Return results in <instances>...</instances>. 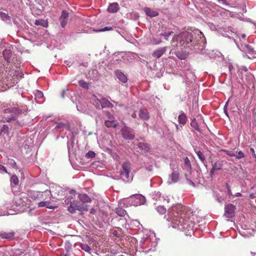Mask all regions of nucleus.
I'll return each instance as SVG.
<instances>
[{
  "instance_id": "obj_1",
  "label": "nucleus",
  "mask_w": 256,
  "mask_h": 256,
  "mask_svg": "<svg viewBox=\"0 0 256 256\" xmlns=\"http://www.w3.org/2000/svg\"><path fill=\"white\" fill-rule=\"evenodd\" d=\"M192 212L190 208L187 206L178 204L172 206L168 210L166 217L168 222H171L174 224L173 227L182 225L190 218Z\"/></svg>"
},
{
  "instance_id": "obj_2",
  "label": "nucleus",
  "mask_w": 256,
  "mask_h": 256,
  "mask_svg": "<svg viewBox=\"0 0 256 256\" xmlns=\"http://www.w3.org/2000/svg\"><path fill=\"white\" fill-rule=\"evenodd\" d=\"M193 34L188 32H182L178 34H175L171 41V46L172 50L175 51V54L180 59H184L180 50H182L185 48L188 47V44L192 42Z\"/></svg>"
},
{
  "instance_id": "obj_3",
  "label": "nucleus",
  "mask_w": 256,
  "mask_h": 256,
  "mask_svg": "<svg viewBox=\"0 0 256 256\" xmlns=\"http://www.w3.org/2000/svg\"><path fill=\"white\" fill-rule=\"evenodd\" d=\"M22 113V110L18 107H10L4 110L2 121L3 122H9L12 129H16L22 126L24 122L18 120V116Z\"/></svg>"
},
{
  "instance_id": "obj_4",
  "label": "nucleus",
  "mask_w": 256,
  "mask_h": 256,
  "mask_svg": "<svg viewBox=\"0 0 256 256\" xmlns=\"http://www.w3.org/2000/svg\"><path fill=\"white\" fill-rule=\"evenodd\" d=\"M134 206H138L144 204L146 202V198L140 194H133L130 198L129 202Z\"/></svg>"
},
{
  "instance_id": "obj_5",
  "label": "nucleus",
  "mask_w": 256,
  "mask_h": 256,
  "mask_svg": "<svg viewBox=\"0 0 256 256\" xmlns=\"http://www.w3.org/2000/svg\"><path fill=\"white\" fill-rule=\"evenodd\" d=\"M122 138L126 140H132L135 137L134 130L130 128L124 126L121 130Z\"/></svg>"
},
{
  "instance_id": "obj_6",
  "label": "nucleus",
  "mask_w": 256,
  "mask_h": 256,
  "mask_svg": "<svg viewBox=\"0 0 256 256\" xmlns=\"http://www.w3.org/2000/svg\"><path fill=\"white\" fill-rule=\"evenodd\" d=\"M44 192L48 194V195L50 194L52 197L56 200L62 199V196H63V191L60 186L56 187L54 189L52 188L50 191L46 190Z\"/></svg>"
},
{
  "instance_id": "obj_7",
  "label": "nucleus",
  "mask_w": 256,
  "mask_h": 256,
  "mask_svg": "<svg viewBox=\"0 0 256 256\" xmlns=\"http://www.w3.org/2000/svg\"><path fill=\"white\" fill-rule=\"evenodd\" d=\"M97 100L100 104V107L99 106V104H96L97 108L100 109L106 108H112L114 106L113 104L106 98H102L100 100Z\"/></svg>"
},
{
  "instance_id": "obj_8",
  "label": "nucleus",
  "mask_w": 256,
  "mask_h": 256,
  "mask_svg": "<svg viewBox=\"0 0 256 256\" xmlns=\"http://www.w3.org/2000/svg\"><path fill=\"white\" fill-rule=\"evenodd\" d=\"M22 76L23 74H22V72L20 71L19 70H16L14 74L12 77V82H8L6 83V85L8 86H13L14 84L18 83V78H21L22 77Z\"/></svg>"
},
{
  "instance_id": "obj_9",
  "label": "nucleus",
  "mask_w": 256,
  "mask_h": 256,
  "mask_svg": "<svg viewBox=\"0 0 256 256\" xmlns=\"http://www.w3.org/2000/svg\"><path fill=\"white\" fill-rule=\"evenodd\" d=\"M68 12L65 10H62L61 16L59 18V20L60 22V25L62 28H64L67 24L68 18Z\"/></svg>"
},
{
  "instance_id": "obj_10",
  "label": "nucleus",
  "mask_w": 256,
  "mask_h": 256,
  "mask_svg": "<svg viewBox=\"0 0 256 256\" xmlns=\"http://www.w3.org/2000/svg\"><path fill=\"white\" fill-rule=\"evenodd\" d=\"M123 171L121 172V174L124 176L126 178H128L129 174L130 172V164L128 162H125L122 165Z\"/></svg>"
},
{
  "instance_id": "obj_11",
  "label": "nucleus",
  "mask_w": 256,
  "mask_h": 256,
  "mask_svg": "<svg viewBox=\"0 0 256 256\" xmlns=\"http://www.w3.org/2000/svg\"><path fill=\"white\" fill-rule=\"evenodd\" d=\"M236 207L232 204H228L225 207L224 214L227 218H232L234 214Z\"/></svg>"
},
{
  "instance_id": "obj_12",
  "label": "nucleus",
  "mask_w": 256,
  "mask_h": 256,
  "mask_svg": "<svg viewBox=\"0 0 256 256\" xmlns=\"http://www.w3.org/2000/svg\"><path fill=\"white\" fill-rule=\"evenodd\" d=\"M114 74L118 80L122 83H126L128 81V78L121 70H117L114 72Z\"/></svg>"
},
{
  "instance_id": "obj_13",
  "label": "nucleus",
  "mask_w": 256,
  "mask_h": 256,
  "mask_svg": "<svg viewBox=\"0 0 256 256\" xmlns=\"http://www.w3.org/2000/svg\"><path fill=\"white\" fill-rule=\"evenodd\" d=\"M138 115L140 118L143 120H148L150 118V114L146 108H140Z\"/></svg>"
},
{
  "instance_id": "obj_14",
  "label": "nucleus",
  "mask_w": 256,
  "mask_h": 256,
  "mask_svg": "<svg viewBox=\"0 0 256 256\" xmlns=\"http://www.w3.org/2000/svg\"><path fill=\"white\" fill-rule=\"evenodd\" d=\"M76 205L75 207L76 208V210L80 212H87L88 210V205L85 204V203L80 202H75Z\"/></svg>"
},
{
  "instance_id": "obj_15",
  "label": "nucleus",
  "mask_w": 256,
  "mask_h": 256,
  "mask_svg": "<svg viewBox=\"0 0 256 256\" xmlns=\"http://www.w3.org/2000/svg\"><path fill=\"white\" fill-rule=\"evenodd\" d=\"M166 51V47L159 48L154 52L152 56L154 58H160Z\"/></svg>"
},
{
  "instance_id": "obj_16",
  "label": "nucleus",
  "mask_w": 256,
  "mask_h": 256,
  "mask_svg": "<svg viewBox=\"0 0 256 256\" xmlns=\"http://www.w3.org/2000/svg\"><path fill=\"white\" fill-rule=\"evenodd\" d=\"M138 147L145 152H148L150 150V146L148 143L140 142L138 144Z\"/></svg>"
},
{
  "instance_id": "obj_17",
  "label": "nucleus",
  "mask_w": 256,
  "mask_h": 256,
  "mask_svg": "<svg viewBox=\"0 0 256 256\" xmlns=\"http://www.w3.org/2000/svg\"><path fill=\"white\" fill-rule=\"evenodd\" d=\"M222 161H218L212 164V168L210 170V174L212 175L216 170H219L222 168Z\"/></svg>"
},
{
  "instance_id": "obj_18",
  "label": "nucleus",
  "mask_w": 256,
  "mask_h": 256,
  "mask_svg": "<svg viewBox=\"0 0 256 256\" xmlns=\"http://www.w3.org/2000/svg\"><path fill=\"white\" fill-rule=\"evenodd\" d=\"M119 5L117 2H114L110 4L108 8V11L111 13H116L119 10Z\"/></svg>"
},
{
  "instance_id": "obj_19",
  "label": "nucleus",
  "mask_w": 256,
  "mask_h": 256,
  "mask_svg": "<svg viewBox=\"0 0 256 256\" xmlns=\"http://www.w3.org/2000/svg\"><path fill=\"white\" fill-rule=\"evenodd\" d=\"M110 120H106L104 122L105 126L108 128H116L118 124L116 122V121L113 120V116H110L109 118Z\"/></svg>"
},
{
  "instance_id": "obj_20",
  "label": "nucleus",
  "mask_w": 256,
  "mask_h": 256,
  "mask_svg": "<svg viewBox=\"0 0 256 256\" xmlns=\"http://www.w3.org/2000/svg\"><path fill=\"white\" fill-rule=\"evenodd\" d=\"M14 232H4L0 234V236L2 238L5 239H12L14 236Z\"/></svg>"
},
{
  "instance_id": "obj_21",
  "label": "nucleus",
  "mask_w": 256,
  "mask_h": 256,
  "mask_svg": "<svg viewBox=\"0 0 256 256\" xmlns=\"http://www.w3.org/2000/svg\"><path fill=\"white\" fill-rule=\"evenodd\" d=\"M78 197L80 200L83 203L89 202L91 201L90 198L86 194H80Z\"/></svg>"
},
{
  "instance_id": "obj_22",
  "label": "nucleus",
  "mask_w": 256,
  "mask_h": 256,
  "mask_svg": "<svg viewBox=\"0 0 256 256\" xmlns=\"http://www.w3.org/2000/svg\"><path fill=\"white\" fill-rule=\"evenodd\" d=\"M144 12L146 15L150 17H154L158 16V12L156 11L153 10L150 8H144Z\"/></svg>"
},
{
  "instance_id": "obj_23",
  "label": "nucleus",
  "mask_w": 256,
  "mask_h": 256,
  "mask_svg": "<svg viewBox=\"0 0 256 256\" xmlns=\"http://www.w3.org/2000/svg\"><path fill=\"white\" fill-rule=\"evenodd\" d=\"M179 179V173L176 171H174L170 175V180L171 182H176Z\"/></svg>"
},
{
  "instance_id": "obj_24",
  "label": "nucleus",
  "mask_w": 256,
  "mask_h": 256,
  "mask_svg": "<svg viewBox=\"0 0 256 256\" xmlns=\"http://www.w3.org/2000/svg\"><path fill=\"white\" fill-rule=\"evenodd\" d=\"M195 152H196L198 158L202 161V164H205L206 163V157H205L204 154H203V152L200 150H195Z\"/></svg>"
},
{
  "instance_id": "obj_25",
  "label": "nucleus",
  "mask_w": 256,
  "mask_h": 256,
  "mask_svg": "<svg viewBox=\"0 0 256 256\" xmlns=\"http://www.w3.org/2000/svg\"><path fill=\"white\" fill-rule=\"evenodd\" d=\"M14 202L17 206H25L24 202L22 199L21 196H16L14 198Z\"/></svg>"
},
{
  "instance_id": "obj_26",
  "label": "nucleus",
  "mask_w": 256,
  "mask_h": 256,
  "mask_svg": "<svg viewBox=\"0 0 256 256\" xmlns=\"http://www.w3.org/2000/svg\"><path fill=\"white\" fill-rule=\"evenodd\" d=\"M4 134L7 135L9 134V127L6 124H3L2 127L0 128V135Z\"/></svg>"
},
{
  "instance_id": "obj_27",
  "label": "nucleus",
  "mask_w": 256,
  "mask_h": 256,
  "mask_svg": "<svg viewBox=\"0 0 256 256\" xmlns=\"http://www.w3.org/2000/svg\"><path fill=\"white\" fill-rule=\"evenodd\" d=\"M187 120V117L185 114L182 113L178 116V122L180 124H186Z\"/></svg>"
},
{
  "instance_id": "obj_28",
  "label": "nucleus",
  "mask_w": 256,
  "mask_h": 256,
  "mask_svg": "<svg viewBox=\"0 0 256 256\" xmlns=\"http://www.w3.org/2000/svg\"><path fill=\"white\" fill-rule=\"evenodd\" d=\"M0 18L2 20L6 22L10 21V17L8 14L3 12H0Z\"/></svg>"
},
{
  "instance_id": "obj_29",
  "label": "nucleus",
  "mask_w": 256,
  "mask_h": 256,
  "mask_svg": "<svg viewBox=\"0 0 256 256\" xmlns=\"http://www.w3.org/2000/svg\"><path fill=\"white\" fill-rule=\"evenodd\" d=\"M116 212L120 216H124L126 213V211L121 208H116Z\"/></svg>"
},
{
  "instance_id": "obj_30",
  "label": "nucleus",
  "mask_w": 256,
  "mask_h": 256,
  "mask_svg": "<svg viewBox=\"0 0 256 256\" xmlns=\"http://www.w3.org/2000/svg\"><path fill=\"white\" fill-rule=\"evenodd\" d=\"M184 162L186 168L188 170H190L192 168L191 164L189 158L187 156L184 158Z\"/></svg>"
},
{
  "instance_id": "obj_31",
  "label": "nucleus",
  "mask_w": 256,
  "mask_h": 256,
  "mask_svg": "<svg viewBox=\"0 0 256 256\" xmlns=\"http://www.w3.org/2000/svg\"><path fill=\"white\" fill-rule=\"evenodd\" d=\"M10 182L14 186H16L18 184L19 179L16 174H14L10 178Z\"/></svg>"
},
{
  "instance_id": "obj_32",
  "label": "nucleus",
  "mask_w": 256,
  "mask_h": 256,
  "mask_svg": "<svg viewBox=\"0 0 256 256\" xmlns=\"http://www.w3.org/2000/svg\"><path fill=\"white\" fill-rule=\"evenodd\" d=\"M244 50L248 53L252 54L254 52V49L248 44H244L243 46Z\"/></svg>"
},
{
  "instance_id": "obj_33",
  "label": "nucleus",
  "mask_w": 256,
  "mask_h": 256,
  "mask_svg": "<svg viewBox=\"0 0 256 256\" xmlns=\"http://www.w3.org/2000/svg\"><path fill=\"white\" fill-rule=\"evenodd\" d=\"M190 126L197 131H200L199 126L195 118L192 120L190 122Z\"/></svg>"
},
{
  "instance_id": "obj_34",
  "label": "nucleus",
  "mask_w": 256,
  "mask_h": 256,
  "mask_svg": "<svg viewBox=\"0 0 256 256\" xmlns=\"http://www.w3.org/2000/svg\"><path fill=\"white\" fill-rule=\"evenodd\" d=\"M221 151L224 152L226 154L230 156H235L236 152L233 150H221Z\"/></svg>"
},
{
  "instance_id": "obj_35",
  "label": "nucleus",
  "mask_w": 256,
  "mask_h": 256,
  "mask_svg": "<svg viewBox=\"0 0 256 256\" xmlns=\"http://www.w3.org/2000/svg\"><path fill=\"white\" fill-rule=\"evenodd\" d=\"M78 84L79 85L82 86V88H84L86 89H88L89 88L88 84L84 80H80L78 81Z\"/></svg>"
},
{
  "instance_id": "obj_36",
  "label": "nucleus",
  "mask_w": 256,
  "mask_h": 256,
  "mask_svg": "<svg viewBox=\"0 0 256 256\" xmlns=\"http://www.w3.org/2000/svg\"><path fill=\"white\" fill-rule=\"evenodd\" d=\"M76 202L74 201V202L71 204L70 206L68 208V210L70 213H74L76 210V208L75 207Z\"/></svg>"
},
{
  "instance_id": "obj_37",
  "label": "nucleus",
  "mask_w": 256,
  "mask_h": 256,
  "mask_svg": "<svg viewBox=\"0 0 256 256\" xmlns=\"http://www.w3.org/2000/svg\"><path fill=\"white\" fill-rule=\"evenodd\" d=\"M174 32L172 31L168 32H164V33H161L160 34V36H162L166 40H168V37L171 36Z\"/></svg>"
},
{
  "instance_id": "obj_38",
  "label": "nucleus",
  "mask_w": 256,
  "mask_h": 256,
  "mask_svg": "<svg viewBox=\"0 0 256 256\" xmlns=\"http://www.w3.org/2000/svg\"><path fill=\"white\" fill-rule=\"evenodd\" d=\"M35 24L36 26H46V24H48L45 20H36L35 22Z\"/></svg>"
},
{
  "instance_id": "obj_39",
  "label": "nucleus",
  "mask_w": 256,
  "mask_h": 256,
  "mask_svg": "<svg viewBox=\"0 0 256 256\" xmlns=\"http://www.w3.org/2000/svg\"><path fill=\"white\" fill-rule=\"evenodd\" d=\"M156 210L160 214H164L166 212V209L162 206H158L156 208Z\"/></svg>"
},
{
  "instance_id": "obj_40",
  "label": "nucleus",
  "mask_w": 256,
  "mask_h": 256,
  "mask_svg": "<svg viewBox=\"0 0 256 256\" xmlns=\"http://www.w3.org/2000/svg\"><path fill=\"white\" fill-rule=\"evenodd\" d=\"M7 164L10 166H11L12 168H16V162L11 158H8V160Z\"/></svg>"
},
{
  "instance_id": "obj_41",
  "label": "nucleus",
  "mask_w": 256,
  "mask_h": 256,
  "mask_svg": "<svg viewBox=\"0 0 256 256\" xmlns=\"http://www.w3.org/2000/svg\"><path fill=\"white\" fill-rule=\"evenodd\" d=\"M113 30V28L111 26H106V27H104V28H102L101 29H98V30H94L96 32H105L106 30Z\"/></svg>"
},
{
  "instance_id": "obj_42",
  "label": "nucleus",
  "mask_w": 256,
  "mask_h": 256,
  "mask_svg": "<svg viewBox=\"0 0 256 256\" xmlns=\"http://www.w3.org/2000/svg\"><path fill=\"white\" fill-rule=\"evenodd\" d=\"M235 156H236V158L239 160V159L244 158L245 156L242 151L240 150L237 152V154H236Z\"/></svg>"
},
{
  "instance_id": "obj_43",
  "label": "nucleus",
  "mask_w": 256,
  "mask_h": 256,
  "mask_svg": "<svg viewBox=\"0 0 256 256\" xmlns=\"http://www.w3.org/2000/svg\"><path fill=\"white\" fill-rule=\"evenodd\" d=\"M95 153L92 151H89L86 154V158H93L95 156Z\"/></svg>"
},
{
  "instance_id": "obj_44",
  "label": "nucleus",
  "mask_w": 256,
  "mask_h": 256,
  "mask_svg": "<svg viewBox=\"0 0 256 256\" xmlns=\"http://www.w3.org/2000/svg\"><path fill=\"white\" fill-rule=\"evenodd\" d=\"M82 248L86 252H89L90 250V247L86 244H82L81 246Z\"/></svg>"
},
{
  "instance_id": "obj_45",
  "label": "nucleus",
  "mask_w": 256,
  "mask_h": 256,
  "mask_svg": "<svg viewBox=\"0 0 256 256\" xmlns=\"http://www.w3.org/2000/svg\"><path fill=\"white\" fill-rule=\"evenodd\" d=\"M66 126V124L63 122L58 123L55 128L60 129L64 128Z\"/></svg>"
},
{
  "instance_id": "obj_46",
  "label": "nucleus",
  "mask_w": 256,
  "mask_h": 256,
  "mask_svg": "<svg viewBox=\"0 0 256 256\" xmlns=\"http://www.w3.org/2000/svg\"><path fill=\"white\" fill-rule=\"evenodd\" d=\"M3 172L8 173L6 170V169L5 166L2 165L0 164V174H2Z\"/></svg>"
},
{
  "instance_id": "obj_47",
  "label": "nucleus",
  "mask_w": 256,
  "mask_h": 256,
  "mask_svg": "<svg viewBox=\"0 0 256 256\" xmlns=\"http://www.w3.org/2000/svg\"><path fill=\"white\" fill-rule=\"evenodd\" d=\"M50 204H51V202L50 201L47 200L46 201V207L47 208H50V209H54L55 208H56V206H52V205Z\"/></svg>"
},
{
  "instance_id": "obj_48",
  "label": "nucleus",
  "mask_w": 256,
  "mask_h": 256,
  "mask_svg": "<svg viewBox=\"0 0 256 256\" xmlns=\"http://www.w3.org/2000/svg\"><path fill=\"white\" fill-rule=\"evenodd\" d=\"M36 96L39 98H41L43 96V94L41 91L37 90L36 93Z\"/></svg>"
},
{
  "instance_id": "obj_49",
  "label": "nucleus",
  "mask_w": 256,
  "mask_h": 256,
  "mask_svg": "<svg viewBox=\"0 0 256 256\" xmlns=\"http://www.w3.org/2000/svg\"><path fill=\"white\" fill-rule=\"evenodd\" d=\"M46 201L40 202L38 203V206L40 207L46 206Z\"/></svg>"
},
{
  "instance_id": "obj_50",
  "label": "nucleus",
  "mask_w": 256,
  "mask_h": 256,
  "mask_svg": "<svg viewBox=\"0 0 256 256\" xmlns=\"http://www.w3.org/2000/svg\"><path fill=\"white\" fill-rule=\"evenodd\" d=\"M250 152L252 154V156L255 158H256V153H255V152H254V150L253 148H250Z\"/></svg>"
},
{
  "instance_id": "obj_51",
  "label": "nucleus",
  "mask_w": 256,
  "mask_h": 256,
  "mask_svg": "<svg viewBox=\"0 0 256 256\" xmlns=\"http://www.w3.org/2000/svg\"><path fill=\"white\" fill-rule=\"evenodd\" d=\"M226 187L228 191V195L229 196L232 195V193L231 192L230 186H229V185L228 184H226Z\"/></svg>"
},
{
  "instance_id": "obj_52",
  "label": "nucleus",
  "mask_w": 256,
  "mask_h": 256,
  "mask_svg": "<svg viewBox=\"0 0 256 256\" xmlns=\"http://www.w3.org/2000/svg\"><path fill=\"white\" fill-rule=\"evenodd\" d=\"M90 213L91 214H95V213H96V210H95V209H94V208H91V209L90 210Z\"/></svg>"
},
{
  "instance_id": "obj_53",
  "label": "nucleus",
  "mask_w": 256,
  "mask_h": 256,
  "mask_svg": "<svg viewBox=\"0 0 256 256\" xmlns=\"http://www.w3.org/2000/svg\"><path fill=\"white\" fill-rule=\"evenodd\" d=\"M136 114L135 112H134L132 114V116L133 118H136Z\"/></svg>"
},
{
  "instance_id": "obj_54",
  "label": "nucleus",
  "mask_w": 256,
  "mask_h": 256,
  "mask_svg": "<svg viewBox=\"0 0 256 256\" xmlns=\"http://www.w3.org/2000/svg\"><path fill=\"white\" fill-rule=\"evenodd\" d=\"M241 196V194H240V192H238V193H236V196Z\"/></svg>"
},
{
  "instance_id": "obj_55",
  "label": "nucleus",
  "mask_w": 256,
  "mask_h": 256,
  "mask_svg": "<svg viewBox=\"0 0 256 256\" xmlns=\"http://www.w3.org/2000/svg\"><path fill=\"white\" fill-rule=\"evenodd\" d=\"M190 184H192V186H194V182H192V181L190 180Z\"/></svg>"
},
{
  "instance_id": "obj_56",
  "label": "nucleus",
  "mask_w": 256,
  "mask_h": 256,
  "mask_svg": "<svg viewBox=\"0 0 256 256\" xmlns=\"http://www.w3.org/2000/svg\"><path fill=\"white\" fill-rule=\"evenodd\" d=\"M218 2H220V0H218ZM224 4H226V1L224 0H221Z\"/></svg>"
},
{
  "instance_id": "obj_57",
  "label": "nucleus",
  "mask_w": 256,
  "mask_h": 256,
  "mask_svg": "<svg viewBox=\"0 0 256 256\" xmlns=\"http://www.w3.org/2000/svg\"><path fill=\"white\" fill-rule=\"evenodd\" d=\"M74 192H75L74 190H72V191L70 192V193H72H72L73 194V193H74Z\"/></svg>"
},
{
  "instance_id": "obj_58",
  "label": "nucleus",
  "mask_w": 256,
  "mask_h": 256,
  "mask_svg": "<svg viewBox=\"0 0 256 256\" xmlns=\"http://www.w3.org/2000/svg\"><path fill=\"white\" fill-rule=\"evenodd\" d=\"M62 96L63 98L64 97V92H62Z\"/></svg>"
},
{
  "instance_id": "obj_59",
  "label": "nucleus",
  "mask_w": 256,
  "mask_h": 256,
  "mask_svg": "<svg viewBox=\"0 0 256 256\" xmlns=\"http://www.w3.org/2000/svg\"><path fill=\"white\" fill-rule=\"evenodd\" d=\"M250 196L252 198H254V196H252V195L250 194Z\"/></svg>"
},
{
  "instance_id": "obj_60",
  "label": "nucleus",
  "mask_w": 256,
  "mask_h": 256,
  "mask_svg": "<svg viewBox=\"0 0 256 256\" xmlns=\"http://www.w3.org/2000/svg\"><path fill=\"white\" fill-rule=\"evenodd\" d=\"M2 256V252H0V256Z\"/></svg>"
},
{
  "instance_id": "obj_61",
  "label": "nucleus",
  "mask_w": 256,
  "mask_h": 256,
  "mask_svg": "<svg viewBox=\"0 0 256 256\" xmlns=\"http://www.w3.org/2000/svg\"><path fill=\"white\" fill-rule=\"evenodd\" d=\"M160 42H161V40H160V41H158V43H160Z\"/></svg>"
}]
</instances>
